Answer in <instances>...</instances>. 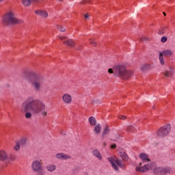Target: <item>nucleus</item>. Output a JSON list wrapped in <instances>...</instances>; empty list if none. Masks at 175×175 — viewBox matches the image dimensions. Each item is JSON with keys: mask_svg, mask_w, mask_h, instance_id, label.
<instances>
[{"mask_svg": "<svg viewBox=\"0 0 175 175\" xmlns=\"http://www.w3.org/2000/svg\"><path fill=\"white\" fill-rule=\"evenodd\" d=\"M142 163H141L139 164V166H142Z\"/></svg>", "mask_w": 175, "mask_h": 175, "instance_id": "37998d69", "label": "nucleus"}, {"mask_svg": "<svg viewBox=\"0 0 175 175\" xmlns=\"http://www.w3.org/2000/svg\"><path fill=\"white\" fill-rule=\"evenodd\" d=\"M120 157L123 161H128V155H126V154L124 152L120 154Z\"/></svg>", "mask_w": 175, "mask_h": 175, "instance_id": "c85d7f7f", "label": "nucleus"}, {"mask_svg": "<svg viewBox=\"0 0 175 175\" xmlns=\"http://www.w3.org/2000/svg\"><path fill=\"white\" fill-rule=\"evenodd\" d=\"M85 3H91V0H83L81 2V5H85Z\"/></svg>", "mask_w": 175, "mask_h": 175, "instance_id": "2f4dec72", "label": "nucleus"}, {"mask_svg": "<svg viewBox=\"0 0 175 175\" xmlns=\"http://www.w3.org/2000/svg\"><path fill=\"white\" fill-rule=\"evenodd\" d=\"M119 120H126V117L124 115H121L118 116Z\"/></svg>", "mask_w": 175, "mask_h": 175, "instance_id": "f704fd0d", "label": "nucleus"}, {"mask_svg": "<svg viewBox=\"0 0 175 175\" xmlns=\"http://www.w3.org/2000/svg\"><path fill=\"white\" fill-rule=\"evenodd\" d=\"M139 40L140 42H144V40H146V38H141Z\"/></svg>", "mask_w": 175, "mask_h": 175, "instance_id": "4c0bfd02", "label": "nucleus"}, {"mask_svg": "<svg viewBox=\"0 0 175 175\" xmlns=\"http://www.w3.org/2000/svg\"><path fill=\"white\" fill-rule=\"evenodd\" d=\"M40 162V161H35L32 163L31 169L33 172H42L43 170Z\"/></svg>", "mask_w": 175, "mask_h": 175, "instance_id": "6e6552de", "label": "nucleus"}, {"mask_svg": "<svg viewBox=\"0 0 175 175\" xmlns=\"http://www.w3.org/2000/svg\"><path fill=\"white\" fill-rule=\"evenodd\" d=\"M153 172L155 174H166L169 173V168H165L161 167H157L153 170Z\"/></svg>", "mask_w": 175, "mask_h": 175, "instance_id": "9d476101", "label": "nucleus"}, {"mask_svg": "<svg viewBox=\"0 0 175 175\" xmlns=\"http://www.w3.org/2000/svg\"><path fill=\"white\" fill-rule=\"evenodd\" d=\"M154 163H148V164H144V166L137 167L135 168L136 172H147V170H150V169H153Z\"/></svg>", "mask_w": 175, "mask_h": 175, "instance_id": "0eeeda50", "label": "nucleus"}, {"mask_svg": "<svg viewBox=\"0 0 175 175\" xmlns=\"http://www.w3.org/2000/svg\"><path fill=\"white\" fill-rule=\"evenodd\" d=\"M81 49H83V45H79V46L77 47V50H81Z\"/></svg>", "mask_w": 175, "mask_h": 175, "instance_id": "e433bc0d", "label": "nucleus"}, {"mask_svg": "<svg viewBox=\"0 0 175 175\" xmlns=\"http://www.w3.org/2000/svg\"><path fill=\"white\" fill-rule=\"evenodd\" d=\"M160 54H162V55H164V57H172V55H173V51L171 50L167 49L161 52Z\"/></svg>", "mask_w": 175, "mask_h": 175, "instance_id": "f3484780", "label": "nucleus"}, {"mask_svg": "<svg viewBox=\"0 0 175 175\" xmlns=\"http://www.w3.org/2000/svg\"><path fill=\"white\" fill-rule=\"evenodd\" d=\"M46 169L49 172H54L57 169L55 165H49L46 167Z\"/></svg>", "mask_w": 175, "mask_h": 175, "instance_id": "412c9836", "label": "nucleus"}, {"mask_svg": "<svg viewBox=\"0 0 175 175\" xmlns=\"http://www.w3.org/2000/svg\"><path fill=\"white\" fill-rule=\"evenodd\" d=\"M170 129H172V126L170 124L164 125L163 127H161L159 130L157 131V136L160 137H164V136H167L169 135V132H170Z\"/></svg>", "mask_w": 175, "mask_h": 175, "instance_id": "423d86ee", "label": "nucleus"}, {"mask_svg": "<svg viewBox=\"0 0 175 175\" xmlns=\"http://www.w3.org/2000/svg\"><path fill=\"white\" fill-rule=\"evenodd\" d=\"M55 158L57 159H70V156L65 153H57L55 154Z\"/></svg>", "mask_w": 175, "mask_h": 175, "instance_id": "4468645a", "label": "nucleus"}, {"mask_svg": "<svg viewBox=\"0 0 175 175\" xmlns=\"http://www.w3.org/2000/svg\"><path fill=\"white\" fill-rule=\"evenodd\" d=\"M173 70L170 69L169 70L165 71L164 76H165V77H172V76H173Z\"/></svg>", "mask_w": 175, "mask_h": 175, "instance_id": "aec40b11", "label": "nucleus"}, {"mask_svg": "<svg viewBox=\"0 0 175 175\" xmlns=\"http://www.w3.org/2000/svg\"><path fill=\"white\" fill-rule=\"evenodd\" d=\"M102 131V127H100V124H97L94 128V132L98 135V133H100Z\"/></svg>", "mask_w": 175, "mask_h": 175, "instance_id": "5701e85b", "label": "nucleus"}, {"mask_svg": "<svg viewBox=\"0 0 175 175\" xmlns=\"http://www.w3.org/2000/svg\"><path fill=\"white\" fill-rule=\"evenodd\" d=\"M139 157L141 158L143 163H147V162H151L150 158H148V154L146 153H141L139 154Z\"/></svg>", "mask_w": 175, "mask_h": 175, "instance_id": "ddd939ff", "label": "nucleus"}, {"mask_svg": "<svg viewBox=\"0 0 175 175\" xmlns=\"http://www.w3.org/2000/svg\"><path fill=\"white\" fill-rule=\"evenodd\" d=\"M126 131V132H129V133H133V132H135V129L133 126H128Z\"/></svg>", "mask_w": 175, "mask_h": 175, "instance_id": "b1692460", "label": "nucleus"}, {"mask_svg": "<svg viewBox=\"0 0 175 175\" xmlns=\"http://www.w3.org/2000/svg\"><path fill=\"white\" fill-rule=\"evenodd\" d=\"M84 17H85V18H88V17H90V15H88V14H85V16H84Z\"/></svg>", "mask_w": 175, "mask_h": 175, "instance_id": "58836bf2", "label": "nucleus"}, {"mask_svg": "<svg viewBox=\"0 0 175 175\" xmlns=\"http://www.w3.org/2000/svg\"><path fill=\"white\" fill-rule=\"evenodd\" d=\"M59 39L62 40L63 43L66 44V46H69V47H75V45L76 44L73 40L68 39L66 36H59Z\"/></svg>", "mask_w": 175, "mask_h": 175, "instance_id": "1a4fd4ad", "label": "nucleus"}, {"mask_svg": "<svg viewBox=\"0 0 175 175\" xmlns=\"http://www.w3.org/2000/svg\"><path fill=\"white\" fill-rule=\"evenodd\" d=\"M62 99L66 105H70L72 103V96L68 93L63 94Z\"/></svg>", "mask_w": 175, "mask_h": 175, "instance_id": "9b49d317", "label": "nucleus"}, {"mask_svg": "<svg viewBox=\"0 0 175 175\" xmlns=\"http://www.w3.org/2000/svg\"><path fill=\"white\" fill-rule=\"evenodd\" d=\"M108 72L110 74H114L115 76H118L123 80H128L130 77H132L133 72L129 70H126V68L124 65H118L113 67V69L109 68Z\"/></svg>", "mask_w": 175, "mask_h": 175, "instance_id": "f03ea898", "label": "nucleus"}, {"mask_svg": "<svg viewBox=\"0 0 175 175\" xmlns=\"http://www.w3.org/2000/svg\"><path fill=\"white\" fill-rule=\"evenodd\" d=\"M111 148L114 149V148H117V145L116 144H113L111 146Z\"/></svg>", "mask_w": 175, "mask_h": 175, "instance_id": "c9c22d12", "label": "nucleus"}, {"mask_svg": "<svg viewBox=\"0 0 175 175\" xmlns=\"http://www.w3.org/2000/svg\"><path fill=\"white\" fill-rule=\"evenodd\" d=\"M3 1H5V0H0V3H1V2H3Z\"/></svg>", "mask_w": 175, "mask_h": 175, "instance_id": "79ce46f5", "label": "nucleus"}, {"mask_svg": "<svg viewBox=\"0 0 175 175\" xmlns=\"http://www.w3.org/2000/svg\"><path fill=\"white\" fill-rule=\"evenodd\" d=\"M92 154L94 157H95L96 158H98L99 161H102V154H100V152L99 151V150L96 149L93 150Z\"/></svg>", "mask_w": 175, "mask_h": 175, "instance_id": "dca6fc26", "label": "nucleus"}, {"mask_svg": "<svg viewBox=\"0 0 175 175\" xmlns=\"http://www.w3.org/2000/svg\"><path fill=\"white\" fill-rule=\"evenodd\" d=\"M46 110V105L43 101L34 98L33 97L27 98L21 105V111L25 113V117L27 119H29L32 117L33 114H39L42 113V115L46 117L47 116V112Z\"/></svg>", "mask_w": 175, "mask_h": 175, "instance_id": "f257e3e1", "label": "nucleus"}, {"mask_svg": "<svg viewBox=\"0 0 175 175\" xmlns=\"http://www.w3.org/2000/svg\"><path fill=\"white\" fill-rule=\"evenodd\" d=\"M20 146H21L18 142H16V146L14 148V150H15V151H18L20 150Z\"/></svg>", "mask_w": 175, "mask_h": 175, "instance_id": "c756f323", "label": "nucleus"}, {"mask_svg": "<svg viewBox=\"0 0 175 175\" xmlns=\"http://www.w3.org/2000/svg\"><path fill=\"white\" fill-rule=\"evenodd\" d=\"M57 29L60 31V32H65V31H66V29H65V27L58 25H57Z\"/></svg>", "mask_w": 175, "mask_h": 175, "instance_id": "cd10ccee", "label": "nucleus"}, {"mask_svg": "<svg viewBox=\"0 0 175 175\" xmlns=\"http://www.w3.org/2000/svg\"><path fill=\"white\" fill-rule=\"evenodd\" d=\"M18 142L21 146H25L27 144V139L23 138L20 141H18Z\"/></svg>", "mask_w": 175, "mask_h": 175, "instance_id": "393cba45", "label": "nucleus"}, {"mask_svg": "<svg viewBox=\"0 0 175 175\" xmlns=\"http://www.w3.org/2000/svg\"><path fill=\"white\" fill-rule=\"evenodd\" d=\"M108 161H109V162H110L112 167L115 170H118V166H119V167H121L122 169H124V167H125V164L124 163H122V161L118 159H116L114 157H109ZM117 165H118V166H117Z\"/></svg>", "mask_w": 175, "mask_h": 175, "instance_id": "39448f33", "label": "nucleus"}, {"mask_svg": "<svg viewBox=\"0 0 175 175\" xmlns=\"http://www.w3.org/2000/svg\"><path fill=\"white\" fill-rule=\"evenodd\" d=\"M88 121L92 126H95V125H96V119H95L94 116L90 117Z\"/></svg>", "mask_w": 175, "mask_h": 175, "instance_id": "a211bd4d", "label": "nucleus"}, {"mask_svg": "<svg viewBox=\"0 0 175 175\" xmlns=\"http://www.w3.org/2000/svg\"><path fill=\"white\" fill-rule=\"evenodd\" d=\"M142 69L144 72H146L148 69V65H143Z\"/></svg>", "mask_w": 175, "mask_h": 175, "instance_id": "473e14b6", "label": "nucleus"}, {"mask_svg": "<svg viewBox=\"0 0 175 175\" xmlns=\"http://www.w3.org/2000/svg\"><path fill=\"white\" fill-rule=\"evenodd\" d=\"M32 1L31 0H22V4L23 6H31Z\"/></svg>", "mask_w": 175, "mask_h": 175, "instance_id": "4be33fe9", "label": "nucleus"}, {"mask_svg": "<svg viewBox=\"0 0 175 175\" xmlns=\"http://www.w3.org/2000/svg\"><path fill=\"white\" fill-rule=\"evenodd\" d=\"M104 147H106L107 146V144L106 142H104L103 144Z\"/></svg>", "mask_w": 175, "mask_h": 175, "instance_id": "ea45409f", "label": "nucleus"}, {"mask_svg": "<svg viewBox=\"0 0 175 175\" xmlns=\"http://www.w3.org/2000/svg\"><path fill=\"white\" fill-rule=\"evenodd\" d=\"M109 133H110V127H109V126H106L103 131V137H105V136H106V135H109Z\"/></svg>", "mask_w": 175, "mask_h": 175, "instance_id": "6ab92c4d", "label": "nucleus"}, {"mask_svg": "<svg viewBox=\"0 0 175 175\" xmlns=\"http://www.w3.org/2000/svg\"><path fill=\"white\" fill-rule=\"evenodd\" d=\"M23 23L24 21L16 18L14 12L12 11L8 12L2 17V24L3 25H16V24H23Z\"/></svg>", "mask_w": 175, "mask_h": 175, "instance_id": "7ed1b4c3", "label": "nucleus"}, {"mask_svg": "<svg viewBox=\"0 0 175 175\" xmlns=\"http://www.w3.org/2000/svg\"><path fill=\"white\" fill-rule=\"evenodd\" d=\"M163 14L164 16H166V12H163Z\"/></svg>", "mask_w": 175, "mask_h": 175, "instance_id": "a19ab883", "label": "nucleus"}, {"mask_svg": "<svg viewBox=\"0 0 175 175\" xmlns=\"http://www.w3.org/2000/svg\"><path fill=\"white\" fill-rule=\"evenodd\" d=\"M27 80L31 83V85L36 91H40V87H42V85L44 83V78H43L42 75L33 72H30V77Z\"/></svg>", "mask_w": 175, "mask_h": 175, "instance_id": "20e7f679", "label": "nucleus"}, {"mask_svg": "<svg viewBox=\"0 0 175 175\" xmlns=\"http://www.w3.org/2000/svg\"><path fill=\"white\" fill-rule=\"evenodd\" d=\"M166 28H167V27H163V28H161L159 31H158V33L159 35H163V33H165V29H166Z\"/></svg>", "mask_w": 175, "mask_h": 175, "instance_id": "bb28decb", "label": "nucleus"}, {"mask_svg": "<svg viewBox=\"0 0 175 175\" xmlns=\"http://www.w3.org/2000/svg\"><path fill=\"white\" fill-rule=\"evenodd\" d=\"M159 61H160V64H161V65H165V60L163 59V55H162V53H159Z\"/></svg>", "mask_w": 175, "mask_h": 175, "instance_id": "a878e982", "label": "nucleus"}, {"mask_svg": "<svg viewBox=\"0 0 175 175\" xmlns=\"http://www.w3.org/2000/svg\"><path fill=\"white\" fill-rule=\"evenodd\" d=\"M8 159V153L3 150H0V161L4 162Z\"/></svg>", "mask_w": 175, "mask_h": 175, "instance_id": "2eb2a0df", "label": "nucleus"}, {"mask_svg": "<svg viewBox=\"0 0 175 175\" xmlns=\"http://www.w3.org/2000/svg\"><path fill=\"white\" fill-rule=\"evenodd\" d=\"M90 43L92 44L94 47H96V41L94 39H90Z\"/></svg>", "mask_w": 175, "mask_h": 175, "instance_id": "7c9ffc66", "label": "nucleus"}, {"mask_svg": "<svg viewBox=\"0 0 175 175\" xmlns=\"http://www.w3.org/2000/svg\"><path fill=\"white\" fill-rule=\"evenodd\" d=\"M34 13L37 16H40V17L42 18H47V17H49V14H47V12L43 10H36Z\"/></svg>", "mask_w": 175, "mask_h": 175, "instance_id": "f8f14e48", "label": "nucleus"}, {"mask_svg": "<svg viewBox=\"0 0 175 175\" xmlns=\"http://www.w3.org/2000/svg\"><path fill=\"white\" fill-rule=\"evenodd\" d=\"M161 42L162 43H165V42H167V37H162L161 40Z\"/></svg>", "mask_w": 175, "mask_h": 175, "instance_id": "72a5a7b5", "label": "nucleus"}]
</instances>
